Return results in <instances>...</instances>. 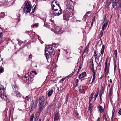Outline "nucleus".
Segmentation results:
<instances>
[{"label":"nucleus","mask_w":121,"mask_h":121,"mask_svg":"<svg viewBox=\"0 0 121 121\" xmlns=\"http://www.w3.org/2000/svg\"><path fill=\"white\" fill-rule=\"evenodd\" d=\"M74 9L73 7H66L63 13V19L64 20H65L68 18L70 16H71L73 13Z\"/></svg>","instance_id":"obj_1"},{"label":"nucleus","mask_w":121,"mask_h":121,"mask_svg":"<svg viewBox=\"0 0 121 121\" xmlns=\"http://www.w3.org/2000/svg\"><path fill=\"white\" fill-rule=\"evenodd\" d=\"M52 45H47L46 46L45 55L47 60L49 58H50V55L52 54Z\"/></svg>","instance_id":"obj_2"},{"label":"nucleus","mask_w":121,"mask_h":121,"mask_svg":"<svg viewBox=\"0 0 121 121\" xmlns=\"http://www.w3.org/2000/svg\"><path fill=\"white\" fill-rule=\"evenodd\" d=\"M24 6L23 8L24 12L26 14L29 12L31 9V6L30 5L28 1H26L24 3Z\"/></svg>","instance_id":"obj_3"},{"label":"nucleus","mask_w":121,"mask_h":121,"mask_svg":"<svg viewBox=\"0 0 121 121\" xmlns=\"http://www.w3.org/2000/svg\"><path fill=\"white\" fill-rule=\"evenodd\" d=\"M51 4L52 6V11L56 10H58V9H61L59 4H57V1L55 0L52 1Z\"/></svg>","instance_id":"obj_4"},{"label":"nucleus","mask_w":121,"mask_h":121,"mask_svg":"<svg viewBox=\"0 0 121 121\" xmlns=\"http://www.w3.org/2000/svg\"><path fill=\"white\" fill-rule=\"evenodd\" d=\"M44 101V96H42L39 98V110L40 111H42L43 109Z\"/></svg>","instance_id":"obj_5"},{"label":"nucleus","mask_w":121,"mask_h":121,"mask_svg":"<svg viewBox=\"0 0 121 121\" xmlns=\"http://www.w3.org/2000/svg\"><path fill=\"white\" fill-rule=\"evenodd\" d=\"M4 90L3 86L0 84V97L2 99H7V96L4 94Z\"/></svg>","instance_id":"obj_6"},{"label":"nucleus","mask_w":121,"mask_h":121,"mask_svg":"<svg viewBox=\"0 0 121 121\" xmlns=\"http://www.w3.org/2000/svg\"><path fill=\"white\" fill-rule=\"evenodd\" d=\"M52 30L55 34H61L63 33V30L56 26H54V27L52 28Z\"/></svg>","instance_id":"obj_7"},{"label":"nucleus","mask_w":121,"mask_h":121,"mask_svg":"<svg viewBox=\"0 0 121 121\" xmlns=\"http://www.w3.org/2000/svg\"><path fill=\"white\" fill-rule=\"evenodd\" d=\"M62 13V11L61 9H60V10L58 11V10H55L53 11H52V13L51 12V13L53 16H57L59 15Z\"/></svg>","instance_id":"obj_8"},{"label":"nucleus","mask_w":121,"mask_h":121,"mask_svg":"<svg viewBox=\"0 0 121 121\" xmlns=\"http://www.w3.org/2000/svg\"><path fill=\"white\" fill-rule=\"evenodd\" d=\"M100 54L97 51L95 50L94 52V56L95 57V59H98L100 56Z\"/></svg>","instance_id":"obj_9"},{"label":"nucleus","mask_w":121,"mask_h":121,"mask_svg":"<svg viewBox=\"0 0 121 121\" xmlns=\"http://www.w3.org/2000/svg\"><path fill=\"white\" fill-rule=\"evenodd\" d=\"M111 2L112 3V7L115 9H116L117 3L116 0H111Z\"/></svg>","instance_id":"obj_10"},{"label":"nucleus","mask_w":121,"mask_h":121,"mask_svg":"<svg viewBox=\"0 0 121 121\" xmlns=\"http://www.w3.org/2000/svg\"><path fill=\"white\" fill-rule=\"evenodd\" d=\"M23 78H24V80L25 81V82L29 83H31L30 78L29 76L26 77L25 76Z\"/></svg>","instance_id":"obj_11"},{"label":"nucleus","mask_w":121,"mask_h":121,"mask_svg":"<svg viewBox=\"0 0 121 121\" xmlns=\"http://www.w3.org/2000/svg\"><path fill=\"white\" fill-rule=\"evenodd\" d=\"M65 3L66 7H68V6H69V7H72V2L70 0H69V1H66Z\"/></svg>","instance_id":"obj_12"},{"label":"nucleus","mask_w":121,"mask_h":121,"mask_svg":"<svg viewBox=\"0 0 121 121\" xmlns=\"http://www.w3.org/2000/svg\"><path fill=\"white\" fill-rule=\"evenodd\" d=\"M108 21H106L105 23L103 25L102 29V30H105L108 23Z\"/></svg>","instance_id":"obj_13"},{"label":"nucleus","mask_w":121,"mask_h":121,"mask_svg":"<svg viewBox=\"0 0 121 121\" xmlns=\"http://www.w3.org/2000/svg\"><path fill=\"white\" fill-rule=\"evenodd\" d=\"M36 104L35 102L33 103L31 106V110L32 111L36 107Z\"/></svg>","instance_id":"obj_14"},{"label":"nucleus","mask_w":121,"mask_h":121,"mask_svg":"<svg viewBox=\"0 0 121 121\" xmlns=\"http://www.w3.org/2000/svg\"><path fill=\"white\" fill-rule=\"evenodd\" d=\"M86 75V73L85 72H83L80 74L78 77L79 79H81L84 77Z\"/></svg>","instance_id":"obj_15"},{"label":"nucleus","mask_w":121,"mask_h":121,"mask_svg":"<svg viewBox=\"0 0 121 121\" xmlns=\"http://www.w3.org/2000/svg\"><path fill=\"white\" fill-rule=\"evenodd\" d=\"M59 114L58 113H57L55 115V117L54 121H56L59 119Z\"/></svg>","instance_id":"obj_16"},{"label":"nucleus","mask_w":121,"mask_h":121,"mask_svg":"<svg viewBox=\"0 0 121 121\" xmlns=\"http://www.w3.org/2000/svg\"><path fill=\"white\" fill-rule=\"evenodd\" d=\"M49 25L50 26H51V25H52V27H54V26H56L54 24V22L52 20H51L49 22Z\"/></svg>","instance_id":"obj_17"},{"label":"nucleus","mask_w":121,"mask_h":121,"mask_svg":"<svg viewBox=\"0 0 121 121\" xmlns=\"http://www.w3.org/2000/svg\"><path fill=\"white\" fill-rule=\"evenodd\" d=\"M109 66H105L104 71L106 72V73H108L109 71Z\"/></svg>","instance_id":"obj_18"},{"label":"nucleus","mask_w":121,"mask_h":121,"mask_svg":"<svg viewBox=\"0 0 121 121\" xmlns=\"http://www.w3.org/2000/svg\"><path fill=\"white\" fill-rule=\"evenodd\" d=\"M105 48V46L104 45V44H103L102 45V49L101 50V51L100 52L101 53V54L102 55L104 53V50Z\"/></svg>","instance_id":"obj_19"},{"label":"nucleus","mask_w":121,"mask_h":121,"mask_svg":"<svg viewBox=\"0 0 121 121\" xmlns=\"http://www.w3.org/2000/svg\"><path fill=\"white\" fill-rule=\"evenodd\" d=\"M53 91L51 89L50 90L48 93V96L49 97L53 93Z\"/></svg>","instance_id":"obj_20"},{"label":"nucleus","mask_w":121,"mask_h":121,"mask_svg":"<svg viewBox=\"0 0 121 121\" xmlns=\"http://www.w3.org/2000/svg\"><path fill=\"white\" fill-rule=\"evenodd\" d=\"M111 0L110 1L108 0V2L106 3V7L108 9L109 8V5L110 4L111 2Z\"/></svg>","instance_id":"obj_21"},{"label":"nucleus","mask_w":121,"mask_h":121,"mask_svg":"<svg viewBox=\"0 0 121 121\" xmlns=\"http://www.w3.org/2000/svg\"><path fill=\"white\" fill-rule=\"evenodd\" d=\"M99 109L100 112H102L104 111V110L102 108V107L100 105L99 106Z\"/></svg>","instance_id":"obj_22"},{"label":"nucleus","mask_w":121,"mask_h":121,"mask_svg":"<svg viewBox=\"0 0 121 121\" xmlns=\"http://www.w3.org/2000/svg\"><path fill=\"white\" fill-rule=\"evenodd\" d=\"M104 88L103 87H102V89H101L100 91V94L99 95L100 96H101H101L102 94L104 93Z\"/></svg>","instance_id":"obj_23"},{"label":"nucleus","mask_w":121,"mask_h":121,"mask_svg":"<svg viewBox=\"0 0 121 121\" xmlns=\"http://www.w3.org/2000/svg\"><path fill=\"white\" fill-rule=\"evenodd\" d=\"M16 94L18 97L20 98L21 97L22 95L19 92H16Z\"/></svg>","instance_id":"obj_24"},{"label":"nucleus","mask_w":121,"mask_h":121,"mask_svg":"<svg viewBox=\"0 0 121 121\" xmlns=\"http://www.w3.org/2000/svg\"><path fill=\"white\" fill-rule=\"evenodd\" d=\"M115 110L114 109V108H113L112 111V117L111 118V121H113V119L114 117V113L115 112Z\"/></svg>","instance_id":"obj_25"},{"label":"nucleus","mask_w":121,"mask_h":121,"mask_svg":"<svg viewBox=\"0 0 121 121\" xmlns=\"http://www.w3.org/2000/svg\"><path fill=\"white\" fill-rule=\"evenodd\" d=\"M5 16V14L4 13L2 12L0 13V17L3 18Z\"/></svg>","instance_id":"obj_26"},{"label":"nucleus","mask_w":121,"mask_h":121,"mask_svg":"<svg viewBox=\"0 0 121 121\" xmlns=\"http://www.w3.org/2000/svg\"><path fill=\"white\" fill-rule=\"evenodd\" d=\"M92 104L91 103H90L89 104V110L90 111H91L92 109Z\"/></svg>","instance_id":"obj_27"},{"label":"nucleus","mask_w":121,"mask_h":121,"mask_svg":"<svg viewBox=\"0 0 121 121\" xmlns=\"http://www.w3.org/2000/svg\"><path fill=\"white\" fill-rule=\"evenodd\" d=\"M94 94H91L89 98V102H90L91 100L92 99L93 97Z\"/></svg>","instance_id":"obj_28"},{"label":"nucleus","mask_w":121,"mask_h":121,"mask_svg":"<svg viewBox=\"0 0 121 121\" xmlns=\"http://www.w3.org/2000/svg\"><path fill=\"white\" fill-rule=\"evenodd\" d=\"M119 8H120V10H121V0H118V4Z\"/></svg>","instance_id":"obj_29"},{"label":"nucleus","mask_w":121,"mask_h":121,"mask_svg":"<svg viewBox=\"0 0 121 121\" xmlns=\"http://www.w3.org/2000/svg\"><path fill=\"white\" fill-rule=\"evenodd\" d=\"M82 86H80L79 87V91L80 92H82V91H84V89H83L82 88V89L81 88H82Z\"/></svg>","instance_id":"obj_30"},{"label":"nucleus","mask_w":121,"mask_h":121,"mask_svg":"<svg viewBox=\"0 0 121 121\" xmlns=\"http://www.w3.org/2000/svg\"><path fill=\"white\" fill-rule=\"evenodd\" d=\"M42 111H40L39 110V108L38 109V111L37 112V113L36 114V116L37 117H39L40 115V112Z\"/></svg>","instance_id":"obj_31"},{"label":"nucleus","mask_w":121,"mask_h":121,"mask_svg":"<svg viewBox=\"0 0 121 121\" xmlns=\"http://www.w3.org/2000/svg\"><path fill=\"white\" fill-rule=\"evenodd\" d=\"M34 114H32L30 118V120L31 121H33V118L34 117Z\"/></svg>","instance_id":"obj_32"},{"label":"nucleus","mask_w":121,"mask_h":121,"mask_svg":"<svg viewBox=\"0 0 121 121\" xmlns=\"http://www.w3.org/2000/svg\"><path fill=\"white\" fill-rule=\"evenodd\" d=\"M117 50H115L114 52V57L115 58L117 57Z\"/></svg>","instance_id":"obj_33"},{"label":"nucleus","mask_w":121,"mask_h":121,"mask_svg":"<svg viewBox=\"0 0 121 121\" xmlns=\"http://www.w3.org/2000/svg\"><path fill=\"white\" fill-rule=\"evenodd\" d=\"M95 76H93L92 81L91 82V83H90H90L92 84L95 80Z\"/></svg>","instance_id":"obj_34"},{"label":"nucleus","mask_w":121,"mask_h":121,"mask_svg":"<svg viewBox=\"0 0 121 121\" xmlns=\"http://www.w3.org/2000/svg\"><path fill=\"white\" fill-rule=\"evenodd\" d=\"M88 46L87 45L84 51V53H85L87 52L88 51Z\"/></svg>","instance_id":"obj_35"},{"label":"nucleus","mask_w":121,"mask_h":121,"mask_svg":"<svg viewBox=\"0 0 121 121\" xmlns=\"http://www.w3.org/2000/svg\"><path fill=\"white\" fill-rule=\"evenodd\" d=\"M78 79H76L75 80V87L77 86L78 84Z\"/></svg>","instance_id":"obj_36"},{"label":"nucleus","mask_w":121,"mask_h":121,"mask_svg":"<svg viewBox=\"0 0 121 121\" xmlns=\"http://www.w3.org/2000/svg\"><path fill=\"white\" fill-rule=\"evenodd\" d=\"M30 95H28L26 96L25 98V99L27 101H28L29 100V99L30 98Z\"/></svg>","instance_id":"obj_37"},{"label":"nucleus","mask_w":121,"mask_h":121,"mask_svg":"<svg viewBox=\"0 0 121 121\" xmlns=\"http://www.w3.org/2000/svg\"><path fill=\"white\" fill-rule=\"evenodd\" d=\"M17 40L18 41V44L20 45L21 44H22L23 43V42L21 40H19L17 39Z\"/></svg>","instance_id":"obj_38"},{"label":"nucleus","mask_w":121,"mask_h":121,"mask_svg":"<svg viewBox=\"0 0 121 121\" xmlns=\"http://www.w3.org/2000/svg\"><path fill=\"white\" fill-rule=\"evenodd\" d=\"M43 21L44 22V26H46L45 24H46V22H45V21L46 20V19L45 18H43L42 19Z\"/></svg>","instance_id":"obj_39"},{"label":"nucleus","mask_w":121,"mask_h":121,"mask_svg":"<svg viewBox=\"0 0 121 121\" xmlns=\"http://www.w3.org/2000/svg\"><path fill=\"white\" fill-rule=\"evenodd\" d=\"M3 67H0V73H2L3 72Z\"/></svg>","instance_id":"obj_40"},{"label":"nucleus","mask_w":121,"mask_h":121,"mask_svg":"<svg viewBox=\"0 0 121 121\" xmlns=\"http://www.w3.org/2000/svg\"><path fill=\"white\" fill-rule=\"evenodd\" d=\"M38 24L35 23L34 24L33 26V28L36 27H38Z\"/></svg>","instance_id":"obj_41"},{"label":"nucleus","mask_w":121,"mask_h":121,"mask_svg":"<svg viewBox=\"0 0 121 121\" xmlns=\"http://www.w3.org/2000/svg\"><path fill=\"white\" fill-rule=\"evenodd\" d=\"M104 30H101L100 31V35L101 37H102L103 36V33Z\"/></svg>","instance_id":"obj_42"},{"label":"nucleus","mask_w":121,"mask_h":121,"mask_svg":"<svg viewBox=\"0 0 121 121\" xmlns=\"http://www.w3.org/2000/svg\"><path fill=\"white\" fill-rule=\"evenodd\" d=\"M37 35V36L38 37V39L39 40V41H40V43H43V41H42L40 39V38L39 37H38V35Z\"/></svg>","instance_id":"obj_43"},{"label":"nucleus","mask_w":121,"mask_h":121,"mask_svg":"<svg viewBox=\"0 0 121 121\" xmlns=\"http://www.w3.org/2000/svg\"><path fill=\"white\" fill-rule=\"evenodd\" d=\"M66 77H65V78H62L59 81V82H61L62 81L64 80L66 78Z\"/></svg>","instance_id":"obj_44"},{"label":"nucleus","mask_w":121,"mask_h":121,"mask_svg":"<svg viewBox=\"0 0 121 121\" xmlns=\"http://www.w3.org/2000/svg\"><path fill=\"white\" fill-rule=\"evenodd\" d=\"M87 16L85 15L83 17V20L84 21H85L86 19L87 18Z\"/></svg>","instance_id":"obj_45"},{"label":"nucleus","mask_w":121,"mask_h":121,"mask_svg":"<svg viewBox=\"0 0 121 121\" xmlns=\"http://www.w3.org/2000/svg\"><path fill=\"white\" fill-rule=\"evenodd\" d=\"M52 48H53V47H56V43H53L52 44Z\"/></svg>","instance_id":"obj_46"},{"label":"nucleus","mask_w":121,"mask_h":121,"mask_svg":"<svg viewBox=\"0 0 121 121\" xmlns=\"http://www.w3.org/2000/svg\"><path fill=\"white\" fill-rule=\"evenodd\" d=\"M113 61H114V67H116V62L115 60L114 59V60H113Z\"/></svg>","instance_id":"obj_47"},{"label":"nucleus","mask_w":121,"mask_h":121,"mask_svg":"<svg viewBox=\"0 0 121 121\" xmlns=\"http://www.w3.org/2000/svg\"><path fill=\"white\" fill-rule=\"evenodd\" d=\"M68 95H67L66 97V102L68 100Z\"/></svg>","instance_id":"obj_48"},{"label":"nucleus","mask_w":121,"mask_h":121,"mask_svg":"<svg viewBox=\"0 0 121 121\" xmlns=\"http://www.w3.org/2000/svg\"><path fill=\"white\" fill-rule=\"evenodd\" d=\"M93 67H94V65H93V64H92V68L91 69V71H92V72H93V71H94V69Z\"/></svg>","instance_id":"obj_49"},{"label":"nucleus","mask_w":121,"mask_h":121,"mask_svg":"<svg viewBox=\"0 0 121 121\" xmlns=\"http://www.w3.org/2000/svg\"><path fill=\"white\" fill-rule=\"evenodd\" d=\"M16 86L15 85H13L12 86V88H13V89L14 90L16 88Z\"/></svg>","instance_id":"obj_50"},{"label":"nucleus","mask_w":121,"mask_h":121,"mask_svg":"<svg viewBox=\"0 0 121 121\" xmlns=\"http://www.w3.org/2000/svg\"><path fill=\"white\" fill-rule=\"evenodd\" d=\"M48 102L46 101L45 102V107H46L48 105Z\"/></svg>","instance_id":"obj_51"},{"label":"nucleus","mask_w":121,"mask_h":121,"mask_svg":"<svg viewBox=\"0 0 121 121\" xmlns=\"http://www.w3.org/2000/svg\"><path fill=\"white\" fill-rule=\"evenodd\" d=\"M3 35L2 32H0V38L2 37Z\"/></svg>","instance_id":"obj_52"},{"label":"nucleus","mask_w":121,"mask_h":121,"mask_svg":"<svg viewBox=\"0 0 121 121\" xmlns=\"http://www.w3.org/2000/svg\"><path fill=\"white\" fill-rule=\"evenodd\" d=\"M118 113L120 115H121V109H120L119 110Z\"/></svg>","instance_id":"obj_53"},{"label":"nucleus","mask_w":121,"mask_h":121,"mask_svg":"<svg viewBox=\"0 0 121 121\" xmlns=\"http://www.w3.org/2000/svg\"><path fill=\"white\" fill-rule=\"evenodd\" d=\"M32 55L31 54H30L29 56V58L30 59H31V58Z\"/></svg>","instance_id":"obj_54"},{"label":"nucleus","mask_w":121,"mask_h":121,"mask_svg":"<svg viewBox=\"0 0 121 121\" xmlns=\"http://www.w3.org/2000/svg\"><path fill=\"white\" fill-rule=\"evenodd\" d=\"M110 96H111V94H112V91L110 89Z\"/></svg>","instance_id":"obj_55"},{"label":"nucleus","mask_w":121,"mask_h":121,"mask_svg":"<svg viewBox=\"0 0 121 121\" xmlns=\"http://www.w3.org/2000/svg\"><path fill=\"white\" fill-rule=\"evenodd\" d=\"M32 72V73H35V75H36L37 74L36 73V72L35 71H33Z\"/></svg>","instance_id":"obj_56"},{"label":"nucleus","mask_w":121,"mask_h":121,"mask_svg":"<svg viewBox=\"0 0 121 121\" xmlns=\"http://www.w3.org/2000/svg\"><path fill=\"white\" fill-rule=\"evenodd\" d=\"M93 73V76H95V71H94L92 72Z\"/></svg>","instance_id":"obj_57"},{"label":"nucleus","mask_w":121,"mask_h":121,"mask_svg":"<svg viewBox=\"0 0 121 121\" xmlns=\"http://www.w3.org/2000/svg\"><path fill=\"white\" fill-rule=\"evenodd\" d=\"M104 118L105 121H107V119L106 116L104 117Z\"/></svg>","instance_id":"obj_58"},{"label":"nucleus","mask_w":121,"mask_h":121,"mask_svg":"<svg viewBox=\"0 0 121 121\" xmlns=\"http://www.w3.org/2000/svg\"><path fill=\"white\" fill-rule=\"evenodd\" d=\"M98 91L97 92V94L95 95V97H97L98 95Z\"/></svg>","instance_id":"obj_59"},{"label":"nucleus","mask_w":121,"mask_h":121,"mask_svg":"<svg viewBox=\"0 0 121 121\" xmlns=\"http://www.w3.org/2000/svg\"><path fill=\"white\" fill-rule=\"evenodd\" d=\"M50 107L51 106H50L49 105L47 109L48 110H49L50 108Z\"/></svg>","instance_id":"obj_60"},{"label":"nucleus","mask_w":121,"mask_h":121,"mask_svg":"<svg viewBox=\"0 0 121 121\" xmlns=\"http://www.w3.org/2000/svg\"><path fill=\"white\" fill-rule=\"evenodd\" d=\"M90 13V12H87L86 14L85 15H86V16H87V15L89 13Z\"/></svg>","instance_id":"obj_61"},{"label":"nucleus","mask_w":121,"mask_h":121,"mask_svg":"<svg viewBox=\"0 0 121 121\" xmlns=\"http://www.w3.org/2000/svg\"><path fill=\"white\" fill-rule=\"evenodd\" d=\"M7 40L9 41H11V39H8Z\"/></svg>","instance_id":"obj_62"},{"label":"nucleus","mask_w":121,"mask_h":121,"mask_svg":"<svg viewBox=\"0 0 121 121\" xmlns=\"http://www.w3.org/2000/svg\"><path fill=\"white\" fill-rule=\"evenodd\" d=\"M105 66H109L108 65H107V62H105Z\"/></svg>","instance_id":"obj_63"},{"label":"nucleus","mask_w":121,"mask_h":121,"mask_svg":"<svg viewBox=\"0 0 121 121\" xmlns=\"http://www.w3.org/2000/svg\"><path fill=\"white\" fill-rule=\"evenodd\" d=\"M106 16L105 15L104 16V20H105V19H106Z\"/></svg>","instance_id":"obj_64"}]
</instances>
